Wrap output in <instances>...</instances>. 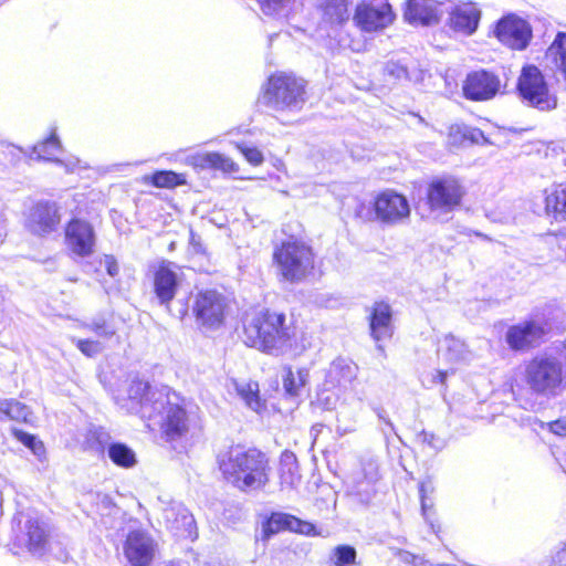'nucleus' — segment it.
I'll return each mask as SVG.
<instances>
[{
    "label": "nucleus",
    "instance_id": "obj_2",
    "mask_svg": "<svg viewBox=\"0 0 566 566\" xmlns=\"http://www.w3.org/2000/svg\"><path fill=\"white\" fill-rule=\"evenodd\" d=\"M223 478L241 491L258 490L269 482V460L258 449L232 447L218 455Z\"/></svg>",
    "mask_w": 566,
    "mask_h": 566
},
{
    "label": "nucleus",
    "instance_id": "obj_24",
    "mask_svg": "<svg viewBox=\"0 0 566 566\" xmlns=\"http://www.w3.org/2000/svg\"><path fill=\"white\" fill-rule=\"evenodd\" d=\"M354 0H318L317 11L322 22L331 27H340L350 18Z\"/></svg>",
    "mask_w": 566,
    "mask_h": 566
},
{
    "label": "nucleus",
    "instance_id": "obj_3",
    "mask_svg": "<svg viewBox=\"0 0 566 566\" xmlns=\"http://www.w3.org/2000/svg\"><path fill=\"white\" fill-rule=\"evenodd\" d=\"M153 403H147L143 410V419L158 424L167 440H176L182 437L189 428L188 416L180 405V398L176 392L167 390L154 392Z\"/></svg>",
    "mask_w": 566,
    "mask_h": 566
},
{
    "label": "nucleus",
    "instance_id": "obj_47",
    "mask_svg": "<svg viewBox=\"0 0 566 566\" xmlns=\"http://www.w3.org/2000/svg\"><path fill=\"white\" fill-rule=\"evenodd\" d=\"M238 148L245 157V159L253 166H259L263 163V155L256 147L238 145Z\"/></svg>",
    "mask_w": 566,
    "mask_h": 566
},
{
    "label": "nucleus",
    "instance_id": "obj_37",
    "mask_svg": "<svg viewBox=\"0 0 566 566\" xmlns=\"http://www.w3.org/2000/svg\"><path fill=\"white\" fill-rule=\"evenodd\" d=\"M449 139L452 144H462L467 140L472 144L488 143V138L484 136L481 129L468 126H451Z\"/></svg>",
    "mask_w": 566,
    "mask_h": 566
},
{
    "label": "nucleus",
    "instance_id": "obj_21",
    "mask_svg": "<svg viewBox=\"0 0 566 566\" xmlns=\"http://www.w3.org/2000/svg\"><path fill=\"white\" fill-rule=\"evenodd\" d=\"M163 520L165 521L167 527L175 532L177 535H192L195 518L181 503H169L163 510Z\"/></svg>",
    "mask_w": 566,
    "mask_h": 566
},
{
    "label": "nucleus",
    "instance_id": "obj_17",
    "mask_svg": "<svg viewBox=\"0 0 566 566\" xmlns=\"http://www.w3.org/2000/svg\"><path fill=\"white\" fill-rule=\"evenodd\" d=\"M374 208L377 218L385 223H397L410 214L407 199L389 190L377 196Z\"/></svg>",
    "mask_w": 566,
    "mask_h": 566
},
{
    "label": "nucleus",
    "instance_id": "obj_52",
    "mask_svg": "<svg viewBox=\"0 0 566 566\" xmlns=\"http://www.w3.org/2000/svg\"><path fill=\"white\" fill-rule=\"evenodd\" d=\"M189 243L196 253H205L201 237L192 230H190Z\"/></svg>",
    "mask_w": 566,
    "mask_h": 566
},
{
    "label": "nucleus",
    "instance_id": "obj_56",
    "mask_svg": "<svg viewBox=\"0 0 566 566\" xmlns=\"http://www.w3.org/2000/svg\"><path fill=\"white\" fill-rule=\"evenodd\" d=\"M334 402L332 401V399L329 397H326L325 398V407L327 409H331L333 407Z\"/></svg>",
    "mask_w": 566,
    "mask_h": 566
},
{
    "label": "nucleus",
    "instance_id": "obj_51",
    "mask_svg": "<svg viewBox=\"0 0 566 566\" xmlns=\"http://www.w3.org/2000/svg\"><path fill=\"white\" fill-rule=\"evenodd\" d=\"M102 264L104 265L109 276L114 277L118 274L119 266L116 259L113 255H105L102 261Z\"/></svg>",
    "mask_w": 566,
    "mask_h": 566
},
{
    "label": "nucleus",
    "instance_id": "obj_9",
    "mask_svg": "<svg viewBox=\"0 0 566 566\" xmlns=\"http://www.w3.org/2000/svg\"><path fill=\"white\" fill-rule=\"evenodd\" d=\"M228 303L226 296L216 290L199 292L192 305L197 323L207 329H218L224 322Z\"/></svg>",
    "mask_w": 566,
    "mask_h": 566
},
{
    "label": "nucleus",
    "instance_id": "obj_41",
    "mask_svg": "<svg viewBox=\"0 0 566 566\" xmlns=\"http://www.w3.org/2000/svg\"><path fill=\"white\" fill-rule=\"evenodd\" d=\"M11 432L14 436V438H17V440H19L21 443L28 447L33 452V454L36 455L39 459H42V457H44V444L42 441L38 440L35 436L27 433L17 428H12Z\"/></svg>",
    "mask_w": 566,
    "mask_h": 566
},
{
    "label": "nucleus",
    "instance_id": "obj_19",
    "mask_svg": "<svg viewBox=\"0 0 566 566\" xmlns=\"http://www.w3.org/2000/svg\"><path fill=\"white\" fill-rule=\"evenodd\" d=\"M180 284L177 266L171 262H161L154 273V292L161 305L169 306Z\"/></svg>",
    "mask_w": 566,
    "mask_h": 566
},
{
    "label": "nucleus",
    "instance_id": "obj_54",
    "mask_svg": "<svg viewBox=\"0 0 566 566\" xmlns=\"http://www.w3.org/2000/svg\"><path fill=\"white\" fill-rule=\"evenodd\" d=\"M447 376H448V371L437 370L432 375V382L444 384Z\"/></svg>",
    "mask_w": 566,
    "mask_h": 566
},
{
    "label": "nucleus",
    "instance_id": "obj_35",
    "mask_svg": "<svg viewBox=\"0 0 566 566\" xmlns=\"http://www.w3.org/2000/svg\"><path fill=\"white\" fill-rule=\"evenodd\" d=\"M107 454L114 464L122 468H133L137 463L136 453L125 443H111L107 448Z\"/></svg>",
    "mask_w": 566,
    "mask_h": 566
},
{
    "label": "nucleus",
    "instance_id": "obj_10",
    "mask_svg": "<svg viewBox=\"0 0 566 566\" xmlns=\"http://www.w3.org/2000/svg\"><path fill=\"white\" fill-rule=\"evenodd\" d=\"M391 6L385 0L361 1L357 4L353 21L364 32H376L394 21Z\"/></svg>",
    "mask_w": 566,
    "mask_h": 566
},
{
    "label": "nucleus",
    "instance_id": "obj_40",
    "mask_svg": "<svg viewBox=\"0 0 566 566\" xmlns=\"http://www.w3.org/2000/svg\"><path fill=\"white\" fill-rule=\"evenodd\" d=\"M240 397L245 401L248 407L259 412L262 403L259 397V386L255 382L243 384L237 387Z\"/></svg>",
    "mask_w": 566,
    "mask_h": 566
},
{
    "label": "nucleus",
    "instance_id": "obj_43",
    "mask_svg": "<svg viewBox=\"0 0 566 566\" xmlns=\"http://www.w3.org/2000/svg\"><path fill=\"white\" fill-rule=\"evenodd\" d=\"M73 343H75L76 347L81 350L82 354H84L87 357H95L96 355L101 354L104 349V346L98 340H92V339H72Z\"/></svg>",
    "mask_w": 566,
    "mask_h": 566
},
{
    "label": "nucleus",
    "instance_id": "obj_59",
    "mask_svg": "<svg viewBox=\"0 0 566 566\" xmlns=\"http://www.w3.org/2000/svg\"><path fill=\"white\" fill-rule=\"evenodd\" d=\"M385 423L392 430L394 426L389 419H384Z\"/></svg>",
    "mask_w": 566,
    "mask_h": 566
},
{
    "label": "nucleus",
    "instance_id": "obj_1",
    "mask_svg": "<svg viewBox=\"0 0 566 566\" xmlns=\"http://www.w3.org/2000/svg\"><path fill=\"white\" fill-rule=\"evenodd\" d=\"M285 321L283 313L269 310L254 314L244 324V343L272 356L298 354L302 349L294 345L295 328Z\"/></svg>",
    "mask_w": 566,
    "mask_h": 566
},
{
    "label": "nucleus",
    "instance_id": "obj_23",
    "mask_svg": "<svg viewBox=\"0 0 566 566\" xmlns=\"http://www.w3.org/2000/svg\"><path fill=\"white\" fill-rule=\"evenodd\" d=\"M545 66L557 83L566 82V33L558 32L545 53Z\"/></svg>",
    "mask_w": 566,
    "mask_h": 566
},
{
    "label": "nucleus",
    "instance_id": "obj_33",
    "mask_svg": "<svg viewBox=\"0 0 566 566\" xmlns=\"http://www.w3.org/2000/svg\"><path fill=\"white\" fill-rule=\"evenodd\" d=\"M385 76L392 81H418L420 78V70L415 62L408 63L402 61H388L384 66Z\"/></svg>",
    "mask_w": 566,
    "mask_h": 566
},
{
    "label": "nucleus",
    "instance_id": "obj_34",
    "mask_svg": "<svg viewBox=\"0 0 566 566\" xmlns=\"http://www.w3.org/2000/svg\"><path fill=\"white\" fill-rule=\"evenodd\" d=\"M356 376L357 366L343 358L335 359L328 369L329 381L337 386H347Z\"/></svg>",
    "mask_w": 566,
    "mask_h": 566
},
{
    "label": "nucleus",
    "instance_id": "obj_28",
    "mask_svg": "<svg viewBox=\"0 0 566 566\" xmlns=\"http://www.w3.org/2000/svg\"><path fill=\"white\" fill-rule=\"evenodd\" d=\"M370 333L376 342L390 338L391 328V311L386 303H376L370 316Z\"/></svg>",
    "mask_w": 566,
    "mask_h": 566
},
{
    "label": "nucleus",
    "instance_id": "obj_42",
    "mask_svg": "<svg viewBox=\"0 0 566 566\" xmlns=\"http://www.w3.org/2000/svg\"><path fill=\"white\" fill-rule=\"evenodd\" d=\"M336 566H352L356 563V549L349 545H339L334 549Z\"/></svg>",
    "mask_w": 566,
    "mask_h": 566
},
{
    "label": "nucleus",
    "instance_id": "obj_30",
    "mask_svg": "<svg viewBox=\"0 0 566 566\" xmlns=\"http://www.w3.org/2000/svg\"><path fill=\"white\" fill-rule=\"evenodd\" d=\"M545 210L556 221H566V184L545 190Z\"/></svg>",
    "mask_w": 566,
    "mask_h": 566
},
{
    "label": "nucleus",
    "instance_id": "obj_13",
    "mask_svg": "<svg viewBox=\"0 0 566 566\" xmlns=\"http://www.w3.org/2000/svg\"><path fill=\"white\" fill-rule=\"evenodd\" d=\"M495 34L504 45L514 50H524L532 39V28L524 19L509 14L497 22Z\"/></svg>",
    "mask_w": 566,
    "mask_h": 566
},
{
    "label": "nucleus",
    "instance_id": "obj_14",
    "mask_svg": "<svg viewBox=\"0 0 566 566\" xmlns=\"http://www.w3.org/2000/svg\"><path fill=\"white\" fill-rule=\"evenodd\" d=\"M157 548L154 538L145 531L136 530L127 534L124 555L132 566H148Z\"/></svg>",
    "mask_w": 566,
    "mask_h": 566
},
{
    "label": "nucleus",
    "instance_id": "obj_46",
    "mask_svg": "<svg viewBox=\"0 0 566 566\" xmlns=\"http://www.w3.org/2000/svg\"><path fill=\"white\" fill-rule=\"evenodd\" d=\"M177 178L172 171H158L153 176V184L159 188L172 187L177 185Z\"/></svg>",
    "mask_w": 566,
    "mask_h": 566
},
{
    "label": "nucleus",
    "instance_id": "obj_39",
    "mask_svg": "<svg viewBox=\"0 0 566 566\" xmlns=\"http://www.w3.org/2000/svg\"><path fill=\"white\" fill-rule=\"evenodd\" d=\"M300 479L297 473V464L293 455H285L281 462L280 480L282 486L292 488Z\"/></svg>",
    "mask_w": 566,
    "mask_h": 566
},
{
    "label": "nucleus",
    "instance_id": "obj_36",
    "mask_svg": "<svg viewBox=\"0 0 566 566\" xmlns=\"http://www.w3.org/2000/svg\"><path fill=\"white\" fill-rule=\"evenodd\" d=\"M308 380V370L298 369L294 373L291 368L285 370L283 377V387L285 394L290 397H297L301 395L302 389L305 387Z\"/></svg>",
    "mask_w": 566,
    "mask_h": 566
},
{
    "label": "nucleus",
    "instance_id": "obj_53",
    "mask_svg": "<svg viewBox=\"0 0 566 566\" xmlns=\"http://www.w3.org/2000/svg\"><path fill=\"white\" fill-rule=\"evenodd\" d=\"M553 560L559 566H566V544L555 553Z\"/></svg>",
    "mask_w": 566,
    "mask_h": 566
},
{
    "label": "nucleus",
    "instance_id": "obj_12",
    "mask_svg": "<svg viewBox=\"0 0 566 566\" xmlns=\"http://www.w3.org/2000/svg\"><path fill=\"white\" fill-rule=\"evenodd\" d=\"M21 516L24 520L19 521L18 544L24 546L31 554L42 556L46 552L50 538L46 523L35 516L23 514Z\"/></svg>",
    "mask_w": 566,
    "mask_h": 566
},
{
    "label": "nucleus",
    "instance_id": "obj_44",
    "mask_svg": "<svg viewBox=\"0 0 566 566\" xmlns=\"http://www.w3.org/2000/svg\"><path fill=\"white\" fill-rule=\"evenodd\" d=\"M84 327L103 338H111L115 334V331L106 324L104 318L93 319L91 323L85 324Z\"/></svg>",
    "mask_w": 566,
    "mask_h": 566
},
{
    "label": "nucleus",
    "instance_id": "obj_8",
    "mask_svg": "<svg viewBox=\"0 0 566 566\" xmlns=\"http://www.w3.org/2000/svg\"><path fill=\"white\" fill-rule=\"evenodd\" d=\"M464 187L454 177L444 176L433 179L427 189V200L431 211L448 213L460 206Z\"/></svg>",
    "mask_w": 566,
    "mask_h": 566
},
{
    "label": "nucleus",
    "instance_id": "obj_27",
    "mask_svg": "<svg viewBox=\"0 0 566 566\" xmlns=\"http://www.w3.org/2000/svg\"><path fill=\"white\" fill-rule=\"evenodd\" d=\"M437 353L440 360L451 365L467 361L471 356L465 344L452 335H447L439 342Z\"/></svg>",
    "mask_w": 566,
    "mask_h": 566
},
{
    "label": "nucleus",
    "instance_id": "obj_7",
    "mask_svg": "<svg viewBox=\"0 0 566 566\" xmlns=\"http://www.w3.org/2000/svg\"><path fill=\"white\" fill-rule=\"evenodd\" d=\"M274 259L283 277L291 282L301 281L314 268L312 249L297 241L282 243L274 252Z\"/></svg>",
    "mask_w": 566,
    "mask_h": 566
},
{
    "label": "nucleus",
    "instance_id": "obj_25",
    "mask_svg": "<svg viewBox=\"0 0 566 566\" xmlns=\"http://www.w3.org/2000/svg\"><path fill=\"white\" fill-rule=\"evenodd\" d=\"M439 6L431 0H408L405 19L412 24L431 25L439 21Z\"/></svg>",
    "mask_w": 566,
    "mask_h": 566
},
{
    "label": "nucleus",
    "instance_id": "obj_20",
    "mask_svg": "<svg viewBox=\"0 0 566 566\" xmlns=\"http://www.w3.org/2000/svg\"><path fill=\"white\" fill-rule=\"evenodd\" d=\"M314 528L313 524L285 513H272L263 524V533L265 537H270L283 530L311 535L314 532Z\"/></svg>",
    "mask_w": 566,
    "mask_h": 566
},
{
    "label": "nucleus",
    "instance_id": "obj_5",
    "mask_svg": "<svg viewBox=\"0 0 566 566\" xmlns=\"http://www.w3.org/2000/svg\"><path fill=\"white\" fill-rule=\"evenodd\" d=\"M525 379L533 391L556 395L566 387V368L554 356L538 355L527 364Z\"/></svg>",
    "mask_w": 566,
    "mask_h": 566
},
{
    "label": "nucleus",
    "instance_id": "obj_50",
    "mask_svg": "<svg viewBox=\"0 0 566 566\" xmlns=\"http://www.w3.org/2000/svg\"><path fill=\"white\" fill-rule=\"evenodd\" d=\"M551 432L559 437H566V417H562L546 424Z\"/></svg>",
    "mask_w": 566,
    "mask_h": 566
},
{
    "label": "nucleus",
    "instance_id": "obj_38",
    "mask_svg": "<svg viewBox=\"0 0 566 566\" xmlns=\"http://www.w3.org/2000/svg\"><path fill=\"white\" fill-rule=\"evenodd\" d=\"M60 149L61 142L59 140L55 132H53L50 137L34 146L33 153L36 154V158L39 159L52 160L56 164L63 165L61 159L53 158Z\"/></svg>",
    "mask_w": 566,
    "mask_h": 566
},
{
    "label": "nucleus",
    "instance_id": "obj_18",
    "mask_svg": "<svg viewBox=\"0 0 566 566\" xmlns=\"http://www.w3.org/2000/svg\"><path fill=\"white\" fill-rule=\"evenodd\" d=\"M61 221L55 202L39 201L30 210L27 228L34 234L43 235L56 230Z\"/></svg>",
    "mask_w": 566,
    "mask_h": 566
},
{
    "label": "nucleus",
    "instance_id": "obj_31",
    "mask_svg": "<svg viewBox=\"0 0 566 566\" xmlns=\"http://www.w3.org/2000/svg\"><path fill=\"white\" fill-rule=\"evenodd\" d=\"M0 420H11L32 424L35 417L29 406L15 399L0 400Z\"/></svg>",
    "mask_w": 566,
    "mask_h": 566
},
{
    "label": "nucleus",
    "instance_id": "obj_48",
    "mask_svg": "<svg viewBox=\"0 0 566 566\" xmlns=\"http://www.w3.org/2000/svg\"><path fill=\"white\" fill-rule=\"evenodd\" d=\"M418 440L421 441L422 443H426L427 446H429L431 449H433L436 451L444 448V441L441 438H439L434 433L426 431V430H422L418 434Z\"/></svg>",
    "mask_w": 566,
    "mask_h": 566
},
{
    "label": "nucleus",
    "instance_id": "obj_45",
    "mask_svg": "<svg viewBox=\"0 0 566 566\" xmlns=\"http://www.w3.org/2000/svg\"><path fill=\"white\" fill-rule=\"evenodd\" d=\"M361 470L365 480L368 483H374L379 479L378 462L374 458H367L361 462Z\"/></svg>",
    "mask_w": 566,
    "mask_h": 566
},
{
    "label": "nucleus",
    "instance_id": "obj_49",
    "mask_svg": "<svg viewBox=\"0 0 566 566\" xmlns=\"http://www.w3.org/2000/svg\"><path fill=\"white\" fill-rule=\"evenodd\" d=\"M434 488L432 484V481L430 479L423 480L419 484V494L421 500V509L423 514H426V511L429 506H431V503H428V494L433 493Z\"/></svg>",
    "mask_w": 566,
    "mask_h": 566
},
{
    "label": "nucleus",
    "instance_id": "obj_16",
    "mask_svg": "<svg viewBox=\"0 0 566 566\" xmlns=\"http://www.w3.org/2000/svg\"><path fill=\"white\" fill-rule=\"evenodd\" d=\"M546 324L541 319H528L511 326L506 332V342L514 350H523L539 343L546 334Z\"/></svg>",
    "mask_w": 566,
    "mask_h": 566
},
{
    "label": "nucleus",
    "instance_id": "obj_22",
    "mask_svg": "<svg viewBox=\"0 0 566 566\" xmlns=\"http://www.w3.org/2000/svg\"><path fill=\"white\" fill-rule=\"evenodd\" d=\"M481 11L473 2L457 6L450 14V27L463 34L470 35L478 29Z\"/></svg>",
    "mask_w": 566,
    "mask_h": 566
},
{
    "label": "nucleus",
    "instance_id": "obj_32",
    "mask_svg": "<svg viewBox=\"0 0 566 566\" xmlns=\"http://www.w3.org/2000/svg\"><path fill=\"white\" fill-rule=\"evenodd\" d=\"M261 11L274 19H289L302 7V0H259Z\"/></svg>",
    "mask_w": 566,
    "mask_h": 566
},
{
    "label": "nucleus",
    "instance_id": "obj_6",
    "mask_svg": "<svg viewBox=\"0 0 566 566\" xmlns=\"http://www.w3.org/2000/svg\"><path fill=\"white\" fill-rule=\"evenodd\" d=\"M516 91L522 103L528 107L541 112H549L557 107V96L549 91L542 71L535 65L522 67Z\"/></svg>",
    "mask_w": 566,
    "mask_h": 566
},
{
    "label": "nucleus",
    "instance_id": "obj_57",
    "mask_svg": "<svg viewBox=\"0 0 566 566\" xmlns=\"http://www.w3.org/2000/svg\"><path fill=\"white\" fill-rule=\"evenodd\" d=\"M559 465L566 474V457L564 459L559 460Z\"/></svg>",
    "mask_w": 566,
    "mask_h": 566
},
{
    "label": "nucleus",
    "instance_id": "obj_29",
    "mask_svg": "<svg viewBox=\"0 0 566 566\" xmlns=\"http://www.w3.org/2000/svg\"><path fill=\"white\" fill-rule=\"evenodd\" d=\"M188 161L200 169H220L227 172L238 170L235 163L219 153H198L188 158Z\"/></svg>",
    "mask_w": 566,
    "mask_h": 566
},
{
    "label": "nucleus",
    "instance_id": "obj_55",
    "mask_svg": "<svg viewBox=\"0 0 566 566\" xmlns=\"http://www.w3.org/2000/svg\"><path fill=\"white\" fill-rule=\"evenodd\" d=\"M400 556H401L402 560L408 562V563L415 562V559H416V556L410 554L409 552H402V553H400Z\"/></svg>",
    "mask_w": 566,
    "mask_h": 566
},
{
    "label": "nucleus",
    "instance_id": "obj_58",
    "mask_svg": "<svg viewBox=\"0 0 566 566\" xmlns=\"http://www.w3.org/2000/svg\"><path fill=\"white\" fill-rule=\"evenodd\" d=\"M377 349L381 353V355H384V356H385V349H384V346H382V345L378 344V345H377Z\"/></svg>",
    "mask_w": 566,
    "mask_h": 566
},
{
    "label": "nucleus",
    "instance_id": "obj_11",
    "mask_svg": "<svg viewBox=\"0 0 566 566\" xmlns=\"http://www.w3.org/2000/svg\"><path fill=\"white\" fill-rule=\"evenodd\" d=\"M502 82L495 73L481 69L470 72L463 83L465 98L474 102H484L494 98L502 92Z\"/></svg>",
    "mask_w": 566,
    "mask_h": 566
},
{
    "label": "nucleus",
    "instance_id": "obj_26",
    "mask_svg": "<svg viewBox=\"0 0 566 566\" xmlns=\"http://www.w3.org/2000/svg\"><path fill=\"white\" fill-rule=\"evenodd\" d=\"M167 390V387L153 388L147 381L133 379L127 389V398L130 406L127 409L132 412L139 413L143 418V410L147 403H153L154 392Z\"/></svg>",
    "mask_w": 566,
    "mask_h": 566
},
{
    "label": "nucleus",
    "instance_id": "obj_15",
    "mask_svg": "<svg viewBox=\"0 0 566 566\" xmlns=\"http://www.w3.org/2000/svg\"><path fill=\"white\" fill-rule=\"evenodd\" d=\"M95 232L93 227L84 220L73 219L65 229L66 248L75 255L85 258L94 252Z\"/></svg>",
    "mask_w": 566,
    "mask_h": 566
},
{
    "label": "nucleus",
    "instance_id": "obj_4",
    "mask_svg": "<svg viewBox=\"0 0 566 566\" xmlns=\"http://www.w3.org/2000/svg\"><path fill=\"white\" fill-rule=\"evenodd\" d=\"M261 103L276 112L300 111L305 103V84L293 75L274 74L264 87Z\"/></svg>",
    "mask_w": 566,
    "mask_h": 566
}]
</instances>
